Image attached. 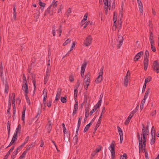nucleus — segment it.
Wrapping results in <instances>:
<instances>
[{
    "label": "nucleus",
    "mask_w": 159,
    "mask_h": 159,
    "mask_svg": "<svg viewBox=\"0 0 159 159\" xmlns=\"http://www.w3.org/2000/svg\"><path fill=\"white\" fill-rule=\"evenodd\" d=\"M142 125L143 128L141 137H140L139 133H137L140 152H142L143 149H144L146 146L147 136L148 134L149 133L148 125H147L146 127H145V125L143 124H142Z\"/></svg>",
    "instance_id": "1"
},
{
    "label": "nucleus",
    "mask_w": 159,
    "mask_h": 159,
    "mask_svg": "<svg viewBox=\"0 0 159 159\" xmlns=\"http://www.w3.org/2000/svg\"><path fill=\"white\" fill-rule=\"evenodd\" d=\"M115 141H113L112 142L110 147H109V149L110 150L111 153V159H114L115 156Z\"/></svg>",
    "instance_id": "2"
},
{
    "label": "nucleus",
    "mask_w": 159,
    "mask_h": 159,
    "mask_svg": "<svg viewBox=\"0 0 159 159\" xmlns=\"http://www.w3.org/2000/svg\"><path fill=\"white\" fill-rule=\"evenodd\" d=\"M152 70L157 73H159V63L157 60L153 61L152 65Z\"/></svg>",
    "instance_id": "3"
},
{
    "label": "nucleus",
    "mask_w": 159,
    "mask_h": 159,
    "mask_svg": "<svg viewBox=\"0 0 159 159\" xmlns=\"http://www.w3.org/2000/svg\"><path fill=\"white\" fill-rule=\"evenodd\" d=\"M92 38L91 35H89L84 41V44L85 46H88L90 45L92 42Z\"/></svg>",
    "instance_id": "4"
},
{
    "label": "nucleus",
    "mask_w": 159,
    "mask_h": 159,
    "mask_svg": "<svg viewBox=\"0 0 159 159\" xmlns=\"http://www.w3.org/2000/svg\"><path fill=\"white\" fill-rule=\"evenodd\" d=\"M80 85L79 80H78L75 86V87L74 93V98L75 101H77V97L78 94L77 89L79 88Z\"/></svg>",
    "instance_id": "5"
},
{
    "label": "nucleus",
    "mask_w": 159,
    "mask_h": 159,
    "mask_svg": "<svg viewBox=\"0 0 159 159\" xmlns=\"http://www.w3.org/2000/svg\"><path fill=\"white\" fill-rule=\"evenodd\" d=\"M87 63L86 62L84 61L81 67V70L80 72V75L82 77H83L84 75V73L85 71V69L86 68Z\"/></svg>",
    "instance_id": "6"
},
{
    "label": "nucleus",
    "mask_w": 159,
    "mask_h": 159,
    "mask_svg": "<svg viewBox=\"0 0 159 159\" xmlns=\"http://www.w3.org/2000/svg\"><path fill=\"white\" fill-rule=\"evenodd\" d=\"M117 128L120 136V143H122L123 140V132L119 126H117Z\"/></svg>",
    "instance_id": "7"
},
{
    "label": "nucleus",
    "mask_w": 159,
    "mask_h": 159,
    "mask_svg": "<svg viewBox=\"0 0 159 159\" xmlns=\"http://www.w3.org/2000/svg\"><path fill=\"white\" fill-rule=\"evenodd\" d=\"M22 89L25 92V94H28L29 92L28 84H22Z\"/></svg>",
    "instance_id": "8"
},
{
    "label": "nucleus",
    "mask_w": 159,
    "mask_h": 159,
    "mask_svg": "<svg viewBox=\"0 0 159 159\" xmlns=\"http://www.w3.org/2000/svg\"><path fill=\"white\" fill-rule=\"evenodd\" d=\"M46 127L48 131V133L49 134L50 133L52 129V123L51 120H48V124L46 125Z\"/></svg>",
    "instance_id": "9"
},
{
    "label": "nucleus",
    "mask_w": 159,
    "mask_h": 159,
    "mask_svg": "<svg viewBox=\"0 0 159 159\" xmlns=\"http://www.w3.org/2000/svg\"><path fill=\"white\" fill-rule=\"evenodd\" d=\"M143 51H141L138 52L134 57V61H138L140 58L143 55Z\"/></svg>",
    "instance_id": "10"
},
{
    "label": "nucleus",
    "mask_w": 159,
    "mask_h": 159,
    "mask_svg": "<svg viewBox=\"0 0 159 159\" xmlns=\"http://www.w3.org/2000/svg\"><path fill=\"white\" fill-rule=\"evenodd\" d=\"M137 2L139 9L140 12L141 13H143V6L142 3L140 0H138Z\"/></svg>",
    "instance_id": "11"
},
{
    "label": "nucleus",
    "mask_w": 159,
    "mask_h": 159,
    "mask_svg": "<svg viewBox=\"0 0 159 159\" xmlns=\"http://www.w3.org/2000/svg\"><path fill=\"white\" fill-rule=\"evenodd\" d=\"M148 59L144 58L143 61V64L144 66V70H146L148 68Z\"/></svg>",
    "instance_id": "12"
},
{
    "label": "nucleus",
    "mask_w": 159,
    "mask_h": 159,
    "mask_svg": "<svg viewBox=\"0 0 159 159\" xmlns=\"http://www.w3.org/2000/svg\"><path fill=\"white\" fill-rule=\"evenodd\" d=\"M102 80V76L99 75V76L96 79L95 81L97 84H99L101 82Z\"/></svg>",
    "instance_id": "13"
},
{
    "label": "nucleus",
    "mask_w": 159,
    "mask_h": 159,
    "mask_svg": "<svg viewBox=\"0 0 159 159\" xmlns=\"http://www.w3.org/2000/svg\"><path fill=\"white\" fill-rule=\"evenodd\" d=\"M57 1H55L53 0V2L50 5V6L49 8H50L51 7H52L53 8H55L57 7Z\"/></svg>",
    "instance_id": "14"
},
{
    "label": "nucleus",
    "mask_w": 159,
    "mask_h": 159,
    "mask_svg": "<svg viewBox=\"0 0 159 159\" xmlns=\"http://www.w3.org/2000/svg\"><path fill=\"white\" fill-rule=\"evenodd\" d=\"M35 145V142H33L31 144L27 147V148L25 150L28 151L31 148L34 147Z\"/></svg>",
    "instance_id": "15"
},
{
    "label": "nucleus",
    "mask_w": 159,
    "mask_h": 159,
    "mask_svg": "<svg viewBox=\"0 0 159 159\" xmlns=\"http://www.w3.org/2000/svg\"><path fill=\"white\" fill-rule=\"evenodd\" d=\"M50 75L46 74L44 78V84H46L48 80Z\"/></svg>",
    "instance_id": "16"
},
{
    "label": "nucleus",
    "mask_w": 159,
    "mask_h": 159,
    "mask_svg": "<svg viewBox=\"0 0 159 159\" xmlns=\"http://www.w3.org/2000/svg\"><path fill=\"white\" fill-rule=\"evenodd\" d=\"M128 78H127L126 77H125L124 80V83L125 87H127L129 83Z\"/></svg>",
    "instance_id": "17"
},
{
    "label": "nucleus",
    "mask_w": 159,
    "mask_h": 159,
    "mask_svg": "<svg viewBox=\"0 0 159 159\" xmlns=\"http://www.w3.org/2000/svg\"><path fill=\"white\" fill-rule=\"evenodd\" d=\"M21 125L20 124H19L18 125V127L16 128L14 133H15V134H18V133H20V131H21Z\"/></svg>",
    "instance_id": "18"
},
{
    "label": "nucleus",
    "mask_w": 159,
    "mask_h": 159,
    "mask_svg": "<svg viewBox=\"0 0 159 159\" xmlns=\"http://www.w3.org/2000/svg\"><path fill=\"white\" fill-rule=\"evenodd\" d=\"M90 75L89 72H88L85 76V81H90Z\"/></svg>",
    "instance_id": "19"
},
{
    "label": "nucleus",
    "mask_w": 159,
    "mask_h": 159,
    "mask_svg": "<svg viewBox=\"0 0 159 159\" xmlns=\"http://www.w3.org/2000/svg\"><path fill=\"white\" fill-rule=\"evenodd\" d=\"M146 148V147H145ZM145 148L144 149H143L142 152H140V150H139V152L140 153L141 152H145V156L146 159H148V153L147 152L145 151Z\"/></svg>",
    "instance_id": "20"
},
{
    "label": "nucleus",
    "mask_w": 159,
    "mask_h": 159,
    "mask_svg": "<svg viewBox=\"0 0 159 159\" xmlns=\"http://www.w3.org/2000/svg\"><path fill=\"white\" fill-rule=\"evenodd\" d=\"M82 117L81 116L79 119L78 122L77 127V130H79V128L81 123V119H82Z\"/></svg>",
    "instance_id": "21"
},
{
    "label": "nucleus",
    "mask_w": 159,
    "mask_h": 159,
    "mask_svg": "<svg viewBox=\"0 0 159 159\" xmlns=\"http://www.w3.org/2000/svg\"><path fill=\"white\" fill-rule=\"evenodd\" d=\"M9 90V86L8 83L6 82L5 86V92L7 93L8 92Z\"/></svg>",
    "instance_id": "22"
},
{
    "label": "nucleus",
    "mask_w": 159,
    "mask_h": 159,
    "mask_svg": "<svg viewBox=\"0 0 159 159\" xmlns=\"http://www.w3.org/2000/svg\"><path fill=\"white\" fill-rule=\"evenodd\" d=\"M103 2L105 4V7L110 8V4H109L108 0H103Z\"/></svg>",
    "instance_id": "23"
},
{
    "label": "nucleus",
    "mask_w": 159,
    "mask_h": 159,
    "mask_svg": "<svg viewBox=\"0 0 159 159\" xmlns=\"http://www.w3.org/2000/svg\"><path fill=\"white\" fill-rule=\"evenodd\" d=\"M12 96L13 97L12 99V106L13 107H15V94L14 93H12Z\"/></svg>",
    "instance_id": "24"
},
{
    "label": "nucleus",
    "mask_w": 159,
    "mask_h": 159,
    "mask_svg": "<svg viewBox=\"0 0 159 159\" xmlns=\"http://www.w3.org/2000/svg\"><path fill=\"white\" fill-rule=\"evenodd\" d=\"M17 134H16L15 133H14L12 139H11V141L14 142L15 141L17 140Z\"/></svg>",
    "instance_id": "25"
},
{
    "label": "nucleus",
    "mask_w": 159,
    "mask_h": 159,
    "mask_svg": "<svg viewBox=\"0 0 159 159\" xmlns=\"http://www.w3.org/2000/svg\"><path fill=\"white\" fill-rule=\"evenodd\" d=\"M25 109L26 108L24 107V110L22 112V115L21 118L22 120L23 121H24L25 120Z\"/></svg>",
    "instance_id": "26"
},
{
    "label": "nucleus",
    "mask_w": 159,
    "mask_h": 159,
    "mask_svg": "<svg viewBox=\"0 0 159 159\" xmlns=\"http://www.w3.org/2000/svg\"><path fill=\"white\" fill-rule=\"evenodd\" d=\"M91 125V123H90L86 125L84 130V132L85 133L88 130L89 128V126Z\"/></svg>",
    "instance_id": "27"
},
{
    "label": "nucleus",
    "mask_w": 159,
    "mask_h": 159,
    "mask_svg": "<svg viewBox=\"0 0 159 159\" xmlns=\"http://www.w3.org/2000/svg\"><path fill=\"white\" fill-rule=\"evenodd\" d=\"M155 129L154 128V126H152V127L151 129V135L152 136H155Z\"/></svg>",
    "instance_id": "28"
},
{
    "label": "nucleus",
    "mask_w": 159,
    "mask_h": 159,
    "mask_svg": "<svg viewBox=\"0 0 159 159\" xmlns=\"http://www.w3.org/2000/svg\"><path fill=\"white\" fill-rule=\"evenodd\" d=\"M52 33L53 36H55L56 35V30H55V25H53L52 28Z\"/></svg>",
    "instance_id": "29"
},
{
    "label": "nucleus",
    "mask_w": 159,
    "mask_h": 159,
    "mask_svg": "<svg viewBox=\"0 0 159 159\" xmlns=\"http://www.w3.org/2000/svg\"><path fill=\"white\" fill-rule=\"evenodd\" d=\"M152 79V77L150 76H149L148 77L146 78L145 80L144 84H146L150 81Z\"/></svg>",
    "instance_id": "30"
},
{
    "label": "nucleus",
    "mask_w": 159,
    "mask_h": 159,
    "mask_svg": "<svg viewBox=\"0 0 159 159\" xmlns=\"http://www.w3.org/2000/svg\"><path fill=\"white\" fill-rule=\"evenodd\" d=\"M151 91V89L150 88H148L147 91L146 92V93L145 94V95L144 96V97H145V98H147L148 96V95L149 94V93H150Z\"/></svg>",
    "instance_id": "31"
},
{
    "label": "nucleus",
    "mask_w": 159,
    "mask_h": 159,
    "mask_svg": "<svg viewBox=\"0 0 159 159\" xmlns=\"http://www.w3.org/2000/svg\"><path fill=\"white\" fill-rule=\"evenodd\" d=\"M57 30L58 31L59 36L60 37L61 35V33L62 32V26L61 25H60L59 26L58 30Z\"/></svg>",
    "instance_id": "32"
},
{
    "label": "nucleus",
    "mask_w": 159,
    "mask_h": 159,
    "mask_svg": "<svg viewBox=\"0 0 159 159\" xmlns=\"http://www.w3.org/2000/svg\"><path fill=\"white\" fill-rule=\"evenodd\" d=\"M117 20V16L116 14V12H114V16H113V21H114V25L116 24V20Z\"/></svg>",
    "instance_id": "33"
},
{
    "label": "nucleus",
    "mask_w": 159,
    "mask_h": 159,
    "mask_svg": "<svg viewBox=\"0 0 159 159\" xmlns=\"http://www.w3.org/2000/svg\"><path fill=\"white\" fill-rule=\"evenodd\" d=\"M28 94H25V98L28 104H29V105H30V100L29 99V98L28 97V96L27 95Z\"/></svg>",
    "instance_id": "34"
},
{
    "label": "nucleus",
    "mask_w": 159,
    "mask_h": 159,
    "mask_svg": "<svg viewBox=\"0 0 159 159\" xmlns=\"http://www.w3.org/2000/svg\"><path fill=\"white\" fill-rule=\"evenodd\" d=\"M27 152V151L26 150H25L22 154L20 156L19 159H22L23 158H24L26 153Z\"/></svg>",
    "instance_id": "35"
},
{
    "label": "nucleus",
    "mask_w": 159,
    "mask_h": 159,
    "mask_svg": "<svg viewBox=\"0 0 159 159\" xmlns=\"http://www.w3.org/2000/svg\"><path fill=\"white\" fill-rule=\"evenodd\" d=\"M149 56V52L148 50H146L145 52V54H144V58L148 59Z\"/></svg>",
    "instance_id": "36"
},
{
    "label": "nucleus",
    "mask_w": 159,
    "mask_h": 159,
    "mask_svg": "<svg viewBox=\"0 0 159 159\" xmlns=\"http://www.w3.org/2000/svg\"><path fill=\"white\" fill-rule=\"evenodd\" d=\"M123 40L121 39L119 41V43L117 45V47L118 49L120 48L123 43Z\"/></svg>",
    "instance_id": "37"
},
{
    "label": "nucleus",
    "mask_w": 159,
    "mask_h": 159,
    "mask_svg": "<svg viewBox=\"0 0 159 159\" xmlns=\"http://www.w3.org/2000/svg\"><path fill=\"white\" fill-rule=\"evenodd\" d=\"M61 101L63 103H65L66 102V97H61Z\"/></svg>",
    "instance_id": "38"
},
{
    "label": "nucleus",
    "mask_w": 159,
    "mask_h": 159,
    "mask_svg": "<svg viewBox=\"0 0 159 159\" xmlns=\"http://www.w3.org/2000/svg\"><path fill=\"white\" fill-rule=\"evenodd\" d=\"M71 42V40L70 39H68L65 42L63 43V46H65L66 45H67L68 43H69Z\"/></svg>",
    "instance_id": "39"
},
{
    "label": "nucleus",
    "mask_w": 159,
    "mask_h": 159,
    "mask_svg": "<svg viewBox=\"0 0 159 159\" xmlns=\"http://www.w3.org/2000/svg\"><path fill=\"white\" fill-rule=\"evenodd\" d=\"M61 89L60 88H59L57 89V95L58 96H60L61 95Z\"/></svg>",
    "instance_id": "40"
},
{
    "label": "nucleus",
    "mask_w": 159,
    "mask_h": 159,
    "mask_svg": "<svg viewBox=\"0 0 159 159\" xmlns=\"http://www.w3.org/2000/svg\"><path fill=\"white\" fill-rule=\"evenodd\" d=\"M74 105V109H75L78 110V102L76 101Z\"/></svg>",
    "instance_id": "41"
},
{
    "label": "nucleus",
    "mask_w": 159,
    "mask_h": 159,
    "mask_svg": "<svg viewBox=\"0 0 159 159\" xmlns=\"http://www.w3.org/2000/svg\"><path fill=\"white\" fill-rule=\"evenodd\" d=\"M78 131L79 130H77L76 129L75 135L73 138V139L75 140V141L76 143L77 142L78 140L77 135L78 134Z\"/></svg>",
    "instance_id": "42"
},
{
    "label": "nucleus",
    "mask_w": 159,
    "mask_h": 159,
    "mask_svg": "<svg viewBox=\"0 0 159 159\" xmlns=\"http://www.w3.org/2000/svg\"><path fill=\"white\" fill-rule=\"evenodd\" d=\"M12 100V97L11 95V94H9V100H8V103L9 105H10V106H11V101Z\"/></svg>",
    "instance_id": "43"
},
{
    "label": "nucleus",
    "mask_w": 159,
    "mask_h": 159,
    "mask_svg": "<svg viewBox=\"0 0 159 159\" xmlns=\"http://www.w3.org/2000/svg\"><path fill=\"white\" fill-rule=\"evenodd\" d=\"M155 141V136H152V139H151V142H150V143L152 145L153 144Z\"/></svg>",
    "instance_id": "44"
},
{
    "label": "nucleus",
    "mask_w": 159,
    "mask_h": 159,
    "mask_svg": "<svg viewBox=\"0 0 159 159\" xmlns=\"http://www.w3.org/2000/svg\"><path fill=\"white\" fill-rule=\"evenodd\" d=\"M23 84H28L27 81L26 80V78L25 74H24L23 75Z\"/></svg>",
    "instance_id": "45"
},
{
    "label": "nucleus",
    "mask_w": 159,
    "mask_h": 159,
    "mask_svg": "<svg viewBox=\"0 0 159 159\" xmlns=\"http://www.w3.org/2000/svg\"><path fill=\"white\" fill-rule=\"evenodd\" d=\"M88 14L87 13H86L85 15H84V18H83V19L82 20V21H81V23L82 24L83 22V20H86L87 19V18H88Z\"/></svg>",
    "instance_id": "46"
},
{
    "label": "nucleus",
    "mask_w": 159,
    "mask_h": 159,
    "mask_svg": "<svg viewBox=\"0 0 159 159\" xmlns=\"http://www.w3.org/2000/svg\"><path fill=\"white\" fill-rule=\"evenodd\" d=\"M43 97H45V98L47 97V90L45 89H44L43 91Z\"/></svg>",
    "instance_id": "47"
},
{
    "label": "nucleus",
    "mask_w": 159,
    "mask_h": 159,
    "mask_svg": "<svg viewBox=\"0 0 159 159\" xmlns=\"http://www.w3.org/2000/svg\"><path fill=\"white\" fill-rule=\"evenodd\" d=\"M71 12V10L70 8H69L67 11L66 15L68 17L69 16Z\"/></svg>",
    "instance_id": "48"
},
{
    "label": "nucleus",
    "mask_w": 159,
    "mask_h": 159,
    "mask_svg": "<svg viewBox=\"0 0 159 159\" xmlns=\"http://www.w3.org/2000/svg\"><path fill=\"white\" fill-rule=\"evenodd\" d=\"M102 147L100 145H99L98 148H97L95 151L96 152L98 153L102 149Z\"/></svg>",
    "instance_id": "49"
},
{
    "label": "nucleus",
    "mask_w": 159,
    "mask_h": 159,
    "mask_svg": "<svg viewBox=\"0 0 159 159\" xmlns=\"http://www.w3.org/2000/svg\"><path fill=\"white\" fill-rule=\"evenodd\" d=\"M69 80L71 82H72L74 81V78L72 75H70Z\"/></svg>",
    "instance_id": "50"
},
{
    "label": "nucleus",
    "mask_w": 159,
    "mask_h": 159,
    "mask_svg": "<svg viewBox=\"0 0 159 159\" xmlns=\"http://www.w3.org/2000/svg\"><path fill=\"white\" fill-rule=\"evenodd\" d=\"M29 139V136H27V137L26 138V139H25L24 142L22 144L24 145H25L27 143Z\"/></svg>",
    "instance_id": "51"
},
{
    "label": "nucleus",
    "mask_w": 159,
    "mask_h": 159,
    "mask_svg": "<svg viewBox=\"0 0 159 159\" xmlns=\"http://www.w3.org/2000/svg\"><path fill=\"white\" fill-rule=\"evenodd\" d=\"M153 35L152 32H150V33L149 40H153Z\"/></svg>",
    "instance_id": "52"
},
{
    "label": "nucleus",
    "mask_w": 159,
    "mask_h": 159,
    "mask_svg": "<svg viewBox=\"0 0 159 159\" xmlns=\"http://www.w3.org/2000/svg\"><path fill=\"white\" fill-rule=\"evenodd\" d=\"M127 155L126 153H124L123 156H120V159H126Z\"/></svg>",
    "instance_id": "53"
},
{
    "label": "nucleus",
    "mask_w": 159,
    "mask_h": 159,
    "mask_svg": "<svg viewBox=\"0 0 159 159\" xmlns=\"http://www.w3.org/2000/svg\"><path fill=\"white\" fill-rule=\"evenodd\" d=\"M51 72V69L49 67H47V70L46 71V74L50 75Z\"/></svg>",
    "instance_id": "54"
},
{
    "label": "nucleus",
    "mask_w": 159,
    "mask_h": 159,
    "mask_svg": "<svg viewBox=\"0 0 159 159\" xmlns=\"http://www.w3.org/2000/svg\"><path fill=\"white\" fill-rule=\"evenodd\" d=\"M32 82L33 83L34 86V91H35V89H36V81L34 79L33 80Z\"/></svg>",
    "instance_id": "55"
},
{
    "label": "nucleus",
    "mask_w": 159,
    "mask_h": 159,
    "mask_svg": "<svg viewBox=\"0 0 159 159\" xmlns=\"http://www.w3.org/2000/svg\"><path fill=\"white\" fill-rule=\"evenodd\" d=\"M103 69H104V67H102L101 68V69L100 70L99 73V75L102 76Z\"/></svg>",
    "instance_id": "56"
},
{
    "label": "nucleus",
    "mask_w": 159,
    "mask_h": 159,
    "mask_svg": "<svg viewBox=\"0 0 159 159\" xmlns=\"http://www.w3.org/2000/svg\"><path fill=\"white\" fill-rule=\"evenodd\" d=\"M100 105L98 104L97 103L95 106H94L93 109L96 111L98 108L100 107Z\"/></svg>",
    "instance_id": "57"
},
{
    "label": "nucleus",
    "mask_w": 159,
    "mask_h": 159,
    "mask_svg": "<svg viewBox=\"0 0 159 159\" xmlns=\"http://www.w3.org/2000/svg\"><path fill=\"white\" fill-rule=\"evenodd\" d=\"M63 129V132L64 133V139H66V134L67 133H68L67 131H66V128L64 129Z\"/></svg>",
    "instance_id": "58"
},
{
    "label": "nucleus",
    "mask_w": 159,
    "mask_h": 159,
    "mask_svg": "<svg viewBox=\"0 0 159 159\" xmlns=\"http://www.w3.org/2000/svg\"><path fill=\"white\" fill-rule=\"evenodd\" d=\"M45 98V97H43V103L44 104V106L46 105V98Z\"/></svg>",
    "instance_id": "59"
},
{
    "label": "nucleus",
    "mask_w": 159,
    "mask_h": 159,
    "mask_svg": "<svg viewBox=\"0 0 159 159\" xmlns=\"http://www.w3.org/2000/svg\"><path fill=\"white\" fill-rule=\"evenodd\" d=\"M7 130H10V123L9 121H8L7 123Z\"/></svg>",
    "instance_id": "60"
},
{
    "label": "nucleus",
    "mask_w": 159,
    "mask_h": 159,
    "mask_svg": "<svg viewBox=\"0 0 159 159\" xmlns=\"http://www.w3.org/2000/svg\"><path fill=\"white\" fill-rule=\"evenodd\" d=\"M151 49L152 51L155 52L156 51V48L155 46H154L153 45H152V46H151Z\"/></svg>",
    "instance_id": "61"
},
{
    "label": "nucleus",
    "mask_w": 159,
    "mask_h": 159,
    "mask_svg": "<svg viewBox=\"0 0 159 159\" xmlns=\"http://www.w3.org/2000/svg\"><path fill=\"white\" fill-rule=\"evenodd\" d=\"M63 8V6L62 5H61L60 6V7L59 8L58 10V13H59L60 12H61V11L62 9Z\"/></svg>",
    "instance_id": "62"
},
{
    "label": "nucleus",
    "mask_w": 159,
    "mask_h": 159,
    "mask_svg": "<svg viewBox=\"0 0 159 159\" xmlns=\"http://www.w3.org/2000/svg\"><path fill=\"white\" fill-rule=\"evenodd\" d=\"M39 5L41 7H44L45 5V4L41 2H39Z\"/></svg>",
    "instance_id": "63"
},
{
    "label": "nucleus",
    "mask_w": 159,
    "mask_h": 159,
    "mask_svg": "<svg viewBox=\"0 0 159 159\" xmlns=\"http://www.w3.org/2000/svg\"><path fill=\"white\" fill-rule=\"evenodd\" d=\"M144 104L145 103L141 102V103L140 106V109L141 110H142L143 109Z\"/></svg>",
    "instance_id": "64"
}]
</instances>
